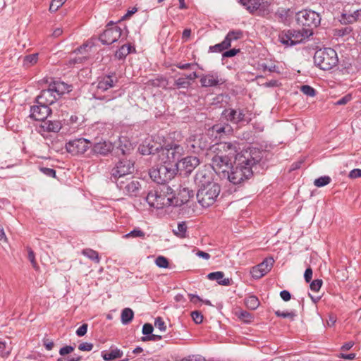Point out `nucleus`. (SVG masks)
<instances>
[{"label": "nucleus", "instance_id": "60", "mask_svg": "<svg viewBox=\"0 0 361 361\" xmlns=\"http://www.w3.org/2000/svg\"><path fill=\"white\" fill-rule=\"evenodd\" d=\"M74 350V348L71 345H66L63 348H61L59 350V354L61 355H66L71 353H72Z\"/></svg>", "mask_w": 361, "mask_h": 361}, {"label": "nucleus", "instance_id": "10", "mask_svg": "<svg viewBox=\"0 0 361 361\" xmlns=\"http://www.w3.org/2000/svg\"><path fill=\"white\" fill-rule=\"evenodd\" d=\"M184 152L183 146L176 143H172L167 145L161 149V155L166 156V161L176 164L181 159Z\"/></svg>", "mask_w": 361, "mask_h": 361}, {"label": "nucleus", "instance_id": "57", "mask_svg": "<svg viewBox=\"0 0 361 361\" xmlns=\"http://www.w3.org/2000/svg\"><path fill=\"white\" fill-rule=\"evenodd\" d=\"M93 348V344L91 343L84 342L78 345V349L81 351H91Z\"/></svg>", "mask_w": 361, "mask_h": 361}, {"label": "nucleus", "instance_id": "28", "mask_svg": "<svg viewBox=\"0 0 361 361\" xmlns=\"http://www.w3.org/2000/svg\"><path fill=\"white\" fill-rule=\"evenodd\" d=\"M243 36V32L240 30H230L226 36L225 37V39L227 40V42L232 44V42L241 39Z\"/></svg>", "mask_w": 361, "mask_h": 361}, {"label": "nucleus", "instance_id": "12", "mask_svg": "<svg viewBox=\"0 0 361 361\" xmlns=\"http://www.w3.org/2000/svg\"><path fill=\"white\" fill-rule=\"evenodd\" d=\"M90 142L85 138L70 140L66 145V150L73 155L84 154L90 147Z\"/></svg>", "mask_w": 361, "mask_h": 361}, {"label": "nucleus", "instance_id": "43", "mask_svg": "<svg viewBox=\"0 0 361 361\" xmlns=\"http://www.w3.org/2000/svg\"><path fill=\"white\" fill-rule=\"evenodd\" d=\"M300 91L305 95L309 97H314L316 90L310 85H305L300 87Z\"/></svg>", "mask_w": 361, "mask_h": 361}, {"label": "nucleus", "instance_id": "18", "mask_svg": "<svg viewBox=\"0 0 361 361\" xmlns=\"http://www.w3.org/2000/svg\"><path fill=\"white\" fill-rule=\"evenodd\" d=\"M51 112V110L49 106L38 104V105L31 107L30 117L36 121H41L43 122L47 120Z\"/></svg>", "mask_w": 361, "mask_h": 361}, {"label": "nucleus", "instance_id": "26", "mask_svg": "<svg viewBox=\"0 0 361 361\" xmlns=\"http://www.w3.org/2000/svg\"><path fill=\"white\" fill-rule=\"evenodd\" d=\"M224 274L222 271H215L209 273L207 278L209 280L216 281L219 284L223 286H228L231 284V279H224Z\"/></svg>", "mask_w": 361, "mask_h": 361}, {"label": "nucleus", "instance_id": "14", "mask_svg": "<svg viewBox=\"0 0 361 361\" xmlns=\"http://www.w3.org/2000/svg\"><path fill=\"white\" fill-rule=\"evenodd\" d=\"M195 182L199 188L210 183H216L213 181V173L210 168L206 166L198 170L195 177Z\"/></svg>", "mask_w": 361, "mask_h": 361}, {"label": "nucleus", "instance_id": "54", "mask_svg": "<svg viewBox=\"0 0 361 361\" xmlns=\"http://www.w3.org/2000/svg\"><path fill=\"white\" fill-rule=\"evenodd\" d=\"M240 49H231L230 50L224 51L222 56L223 58H231L235 56L238 53L240 52Z\"/></svg>", "mask_w": 361, "mask_h": 361}, {"label": "nucleus", "instance_id": "64", "mask_svg": "<svg viewBox=\"0 0 361 361\" xmlns=\"http://www.w3.org/2000/svg\"><path fill=\"white\" fill-rule=\"evenodd\" d=\"M280 296L284 301H288L291 298L290 293L286 290L281 291Z\"/></svg>", "mask_w": 361, "mask_h": 361}, {"label": "nucleus", "instance_id": "42", "mask_svg": "<svg viewBox=\"0 0 361 361\" xmlns=\"http://www.w3.org/2000/svg\"><path fill=\"white\" fill-rule=\"evenodd\" d=\"M145 236V233L140 230V228H135L134 230L131 231L128 233L124 235V238H144Z\"/></svg>", "mask_w": 361, "mask_h": 361}, {"label": "nucleus", "instance_id": "20", "mask_svg": "<svg viewBox=\"0 0 361 361\" xmlns=\"http://www.w3.org/2000/svg\"><path fill=\"white\" fill-rule=\"evenodd\" d=\"M227 121L237 124L241 121H245V111L242 109H225L223 112Z\"/></svg>", "mask_w": 361, "mask_h": 361}, {"label": "nucleus", "instance_id": "13", "mask_svg": "<svg viewBox=\"0 0 361 361\" xmlns=\"http://www.w3.org/2000/svg\"><path fill=\"white\" fill-rule=\"evenodd\" d=\"M122 34V30L118 26L107 27L100 35L99 40L103 44H111L118 40Z\"/></svg>", "mask_w": 361, "mask_h": 361}, {"label": "nucleus", "instance_id": "31", "mask_svg": "<svg viewBox=\"0 0 361 361\" xmlns=\"http://www.w3.org/2000/svg\"><path fill=\"white\" fill-rule=\"evenodd\" d=\"M274 260L272 257L266 258L262 262L257 266L265 275L271 269Z\"/></svg>", "mask_w": 361, "mask_h": 361}, {"label": "nucleus", "instance_id": "23", "mask_svg": "<svg viewBox=\"0 0 361 361\" xmlns=\"http://www.w3.org/2000/svg\"><path fill=\"white\" fill-rule=\"evenodd\" d=\"M113 149L110 142L100 141L93 145L92 151L94 154L106 155Z\"/></svg>", "mask_w": 361, "mask_h": 361}, {"label": "nucleus", "instance_id": "36", "mask_svg": "<svg viewBox=\"0 0 361 361\" xmlns=\"http://www.w3.org/2000/svg\"><path fill=\"white\" fill-rule=\"evenodd\" d=\"M12 350L11 343L6 341H0V356L7 357Z\"/></svg>", "mask_w": 361, "mask_h": 361}, {"label": "nucleus", "instance_id": "39", "mask_svg": "<svg viewBox=\"0 0 361 361\" xmlns=\"http://www.w3.org/2000/svg\"><path fill=\"white\" fill-rule=\"evenodd\" d=\"M82 254L89 259L96 262L97 263L99 262V257L98 252L92 249H84L82 251Z\"/></svg>", "mask_w": 361, "mask_h": 361}, {"label": "nucleus", "instance_id": "11", "mask_svg": "<svg viewBox=\"0 0 361 361\" xmlns=\"http://www.w3.org/2000/svg\"><path fill=\"white\" fill-rule=\"evenodd\" d=\"M116 185L124 194L130 197L137 196L140 189V182L130 178L121 180L116 183Z\"/></svg>", "mask_w": 361, "mask_h": 361}, {"label": "nucleus", "instance_id": "40", "mask_svg": "<svg viewBox=\"0 0 361 361\" xmlns=\"http://www.w3.org/2000/svg\"><path fill=\"white\" fill-rule=\"evenodd\" d=\"M331 180V178L328 176H321L314 180V184L315 186L320 188L328 185Z\"/></svg>", "mask_w": 361, "mask_h": 361}, {"label": "nucleus", "instance_id": "59", "mask_svg": "<svg viewBox=\"0 0 361 361\" xmlns=\"http://www.w3.org/2000/svg\"><path fill=\"white\" fill-rule=\"evenodd\" d=\"M153 329V326L151 324H145L142 326V334L146 335V336H149L152 334Z\"/></svg>", "mask_w": 361, "mask_h": 361}, {"label": "nucleus", "instance_id": "17", "mask_svg": "<svg viewBox=\"0 0 361 361\" xmlns=\"http://www.w3.org/2000/svg\"><path fill=\"white\" fill-rule=\"evenodd\" d=\"M58 99L59 97L57 95L55 94L54 90H51L50 85H49L48 89L41 91L40 94L36 98V102L37 104L49 106L54 104Z\"/></svg>", "mask_w": 361, "mask_h": 361}, {"label": "nucleus", "instance_id": "33", "mask_svg": "<svg viewBox=\"0 0 361 361\" xmlns=\"http://www.w3.org/2000/svg\"><path fill=\"white\" fill-rule=\"evenodd\" d=\"M134 312L130 308H125L121 312V322L123 324H128L133 319Z\"/></svg>", "mask_w": 361, "mask_h": 361}, {"label": "nucleus", "instance_id": "19", "mask_svg": "<svg viewBox=\"0 0 361 361\" xmlns=\"http://www.w3.org/2000/svg\"><path fill=\"white\" fill-rule=\"evenodd\" d=\"M117 82L118 78L115 73L106 75L102 78H99L97 88L101 92H104L109 88L114 87Z\"/></svg>", "mask_w": 361, "mask_h": 361}, {"label": "nucleus", "instance_id": "30", "mask_svg": "<svg viewBox=\"0 0 361 361\" xmlns=\"http://www.w3.org/2000/svg\"><path fill=\"white\" fill-rule=\"evenodd\" d=\"M212 131L219 135L222 133L229 134L233 131V129L228 124H216L212 126Z\"/></svg>", "mask_w": 361, "mask_h": 361}, {"label": "nucleus", "instance_id": "45", "mask_svg": "<svg viewBox=\"0 0 361 361\" xmlns=\"http://www.w3.org/2000/svg\"><path fill=\"white\" fill-rule=\"evenodd\" d=\"M155 264L160 268H167L169 267V261L164 256H159L155 259Z\"/></svg>", "mask_w": 361, "mask_h": 361}, {"label": "nucleus", "instance_id": "51", "mask_svg": "<svg viewBox=\"0 0 361 361\" xmlns=\"http://www.w3.org/2000/svg\"><path fill=\"white\" fill-rule=\"evenodd\" d=\"M154 326L156 328H158L161 331H165L166 329L165 322H164L162 318L159 317L155 319Z\"/></svg>", "mask_w": 361, "mask_h": 361}, {"label": "nucleus", "instance_id": "34", "mask_svg": "<svg viewBox=\"0 0 361 361\" xmlns=\"http://www.w3.org/2000/svg\"><path fill=\"white\" fill-rule=\"evenodd\" d=\"M245 303L247 308L250 310H256L259 305V301L255 295H250L245 300Z\"/></svg>", "mask_w": 361, "mask_h": 361}, {"label": "nucleus", "instance_id": "16", "mask_svg": "<svg viewBox=\"0 0 361 361\" xmlns=\"http://www.w3.org/2000/svg\"><path fill=\"white\" fill-rule=\"evenodd\" d=\"M200 164V160L196 157L188 156L181 159L178 163L175 164L176 169L184 170L185 173H190Z\"/></svg>", "mask_w": 361, "mask_h": 361}, {"label": "nucleus", "instance_id": "53", "mask_svg": "<svg viewBox=\"0 0 361 361\" xmlns=\"http://www.w3.org/2000/svg\"><path fill=\"white\" fill-rule=\"evenodd\" d=\"M190 82L186 80L185 78H179L175 81V85L178 87H188L190 85Z\"/></svg>", "mask_w": 361, "mask_h": 361}, {"label": "nucleus", "instance_id": "1", "mask_svg": "<svg viewBox=\"0 0 361 361\" xmlns=\"http://www.w3.org/2000/svg\"><path fill=\"white\" fill-rule=\"evenodd\" d=\"M262 157V151L257 148L250 147L241 151L235 155L234 166H231L225 178L235 185L250 178Z\"/></svg>", "mask_w": 361, "mask_h": 361}, {"label": "nucleus", "instance_id": "15", "mask_svg": "<svg viewBox=\"0 0 361 361\" xmlns=\"http://www.w3.org/2000/svg\"><path fill=\"white\" fill-rule=\"evenodd\" d=\"M200 82L202 87H210L222 85L225 82V80L219 77L218 73L210 72L207 74L202 75Z\"/></svg>", "mask_w": 361, "mask_h": 361}, {"label": "nucleus", "instance_id": "49", "mask_svg": "<svg viewBox=\"0 0 361 361\" xmlns=\"http://www.w3.org/2000/svg\"><path fill=\"white\" fill-rule=\"evenodd\" d=\"M27 258H28L29 261L31 262L33 268L35 269H38V266H37V262L35 260V255L33 250L30 247H27Z\"/></svg>", "mask_w": 361, "mask_h": 361}, {"label": "nucleus", "instance_id": "37", "mask_svg": "<svg viewBox=\"0 0 361 361\" xmlns=\"http://www.w3.org/2000/svg\"><path fill=\"white\" fill-rule=\"evenodd\" d=\"M240 1L250 12L257 10L260 6L258 0H240Z\"/></svg>", "mask_w": 361, "mask_h": 361}, {"label": "nucleus", "instance_id": "22", "mask_svg": "<svg viewBox=\"0 0 361 361\" xmlns=\"http://www.w3.org/2000/svg\"><path fill=\"white\" fill-rule=\"evenodd\" d=\"M49 85L59 98L63 94L71 91V85L60 80H55L53 82H51Z\"/></svg>", "mask_w": 361, "mask_h": 361}, {"label": "nucleus", "instance_id": "56", "mask_svg": "<svg viewBox=\"0 0 361 361\" xmlns=\"http://www.w3.org/2000/svg\"><path fill=\"white\" fill-rule=\"evenodd\" d=\"M352 99L350 94H348L336 102L335 105H345Z\"/></svg>", "mask_w": 361, "mask_h": 361}, {"label": "nucleus", "instance_id": "32", "mask_svg": "<svg viewBox=\"0 0 361 361\" xmlns=\"http://www.w3.org/2000/svg\"><path fill=\"white\" fill-rule=\"evenodd\" d=\"M187 229H188V227H187L186 223L185 221H182V222L178 223L177 229H173V232L174 235H176L178 238H186V236H187V235H186Z\"/></svg>", "mask_w": 361, "mask_h": 361}, {"label": "nucleus", "instance_id": "27", "mask_svg": "<svg viewBox=\"0 0 361 361\" xmlns=\"http://www.w3.org/2000/svg\"><path fill=\"white\" fill-rule=\"evenodd\" d=\"M360 11L357 10L353 12L352 14H347V13H343L341 15L340 21L341 23L348 24V23H353L355 21H357Z\"/></svg>", "mask_w": 361, "mask_h": 361}, {"label": "nucleus", "instance_id": "48", "mask_svg": "<svg viewBox=\"0 0 361 361\" xmlns=\"http://www.w3.org/2000/svg\"><path fill=\"white\" fill-rule=\"evenodd\" d=\"M250 274L252 278L255 279H259L265 275V274L262 272L261 269H259L257 265L252 268Z\"/></svg>", "mask_w": 361, "mask_h": 361}, {"label": "nucleus", "instance_id": "6", "mask_svg": "<svg viewBox=\"0 0 361 361\" xmlns=\"http://www.w3.org/2000/svg\"><path fill=\"white\" fill-rule=\"evenodd\" d=\"M314 61L321 69L328 71L336 66L338 59L336 51L331 48L320 49L314 53Z\"/></svg>", "mask_w": 361, "mask_h": 361}, {"label": "nucleus", "instance_id": "21", "mask_svg": "<svg viewBox=\"0 0 361 361\" xmlns=\"http://www.w3.org/2000/svg\"><path fill=\"white\" fill-rule=\"evenodd\" d=\"M62 127V124L59 121L46 120L39 125V131L47 133H58Z\"/></svg>", "mask_w": 361, "mask_h": 361}, {"label": "nucleus", "instance_id": "55", "mask_svg": "<svg viewBox=\"0 0 361 361\" xmlns=\"http://www.w3.org/2000/svg\"><path fill=\"white\" fill-rule=\"evenodd\" d=\"M39 170L41 172H42L44 175L53 178L56 176V171L53 169L47 167H41Z\"/></svg>", "mask_w": 361, "mask_h": 361}, {"label": "nucleus", "instance_id": "58", "mask_svg": "<svg viewBox=\"0 0 361 361\" xmlns=\"http://www.w3.org/2000/svg\"><path fill=\"white\" fill-rule=\"evenodd\" d=\"M87 324H83L76 330V335L79 337L85 336L87 334Z\"/></svg>", "mask_w": 361, "mask_h": 361}, {"label": "nucleus", "instance_id": "9", "mask_svg": "<svg viewBox=\"0 0 361 361\" xmlns=\"http://www.w3.org/2000/svg\"><path fill=\"white\" fill-rule=\"evenodd\" d=\"M297 23L305 28L313 29L317 27L321 22L319 13L311 10H303L296 14Z\"/></svg>", "mask_w": 361, "mask_h": 361}, {"label": "nucleus", "instance_id": "29", "mask_svg": "<svg viewBox=\"0 0 361 361\" xmlns=\"http://www.w3.org/2000/svg\"><path fill=\"white\" fill-rule=\"evenodd\" d=\"M230 47L231 44L227 42V40L224 39L221 43L216 44L214 46H210L209 48V51L223 53L225 50H227Z\"/></svg>", "mask_w": 361, "mask_h": 361}, {"label": "nucleus", "instance_id": "41", "mask_svg": "<svg viewBox=\"0 0 361 361\" xmlns=\"http://www.w3.org/2000/svg\"><path fill=\"white\" fill-rule=\"evenodd\" d=\"M38 60V54H30L25 56L23 63L26 66H32L37 63Z\"/></svg>", "mask_w": 361, "mask_h": 361}, {"label": "nucleus", "instance_id": "24", "mask_svg": "<svg viewBox=\"0 0 361 361\" xmlns=\"http://www.w3.org/2000/svg\"><path fill=\"white\" fill-rule=\"evenodd\" d=\"M123 355V351L117 348H111L109 352H102V357L105 361H111L118 358H121Z\"/></svg>", "mask_w": 361, "mask_h": 361}, {"label": "nucleus", "instance_id": "3", "mask_svg": "<svg viewBox=\"0 0 361 361\" xmlns=\"http://www.w3.org/2000/svg\"><path fill=\"white\" fill-rule=\"evenodd\" d=\"M146 201L150 207L161 209L169 206H178L173 190L168 185H161L148 192Z\"/></svg>", "mask_w": 361, "mask_h": 361}, {"label": "nucleus", "instance_id": "46", "mask_svg": "<svg viewBox=\"0 0 361 361\" xmlns=\"http://www.w3.org/2000/svg\"><path fill=\"white\" fill-rule=\"evenodd\" d=\"M236 314H238V317L245 322H250L252 319V314L245 310H240Z\"/></svg>", "mask_w": 361, "mask_h": 361}, {"label": "nucleus", "instance_id": "35", "mask_svg": "<svg viewBox=\"0 0 361 361\" xmlns=\"http://www.w3.org/2000/svg\"><path fill=\"white\" fill-rule=\"evenodd\" d=\"M132 47L130 44L123 45L115 54V56L118 59L126 58L131 52Z\"/></svg>", "mask_w": 361, "mask_h": 361}, {"label": "nucleus", "instance_id": "52", "mask_svg": "<svg viewBox=\"0 0 361 361\" xmlns=\"http://www.w3.org/2000/svg\"><path fill=\"white\" fill-rule=\"evenodd\" d=\"M322 283V279H315L310 283V289L314 292H317L321 288Z\"/></svg>", "mask_w": 361, "mask_h": 361}, {"label": "nucleus", "instance_id": "5", "mask_svg": "<svg viewBox=\"0 0 361 361\" xmlns=\"http://www.w3.org/2000/svg\"><path fill=\"white\" fill-rule=\"evenodd\" d=\"M176 165L169 161H164V164L157 168H152L149 170V176L151 179L159 184L166 185L165 183L171 180L176 173Z\"/></svg>", "mask_w": 361, "mask_h": 361}, {"label": "nucleus", "instance_id": "50", "mask_svg": "<svg viewBox=\"0 0 361 361\" xmlns=\"http://www.w3.org/2000/svg\"><path fill=\"white\" fill-rule=\"evenodd\" d=\"M191 317H192L193 321L197 324H201L203 321V315L199 311L192 312Z\"/></svg>", "mask_w": 361, "mask_h": 361}, {"label": "nucleus", "instance_id": "62", "mask_svg": "<svg viewBox=\"0 0 361 361\" xmlns=\"http://www.w3.org/2000/svg\"><path fill=\"white\" fill-rule=\"evenodd\" d=\"M312 277V270L310 267H308L306 269L305 274H304V278L307 283H309Z\"/></svg>", "mask_w": 361, "mask_h": 361}, {"label": "nucleus", "instance_id": "2", "mask_svg": "<svg viewBox=\"0 0 361 361\" xmlns=\"http://www.w3.org/2000/svg\"><path fill=\"white\" fill-rule=\"evenodd\" d=\"M238 143L220 142L212 147L214 152H218L212 159V168L221 178H226V173L231 169V159L238 154Z\"/></svg>", "mask_w": 361, "mask_h": 361}, {"label": "nucleus", "instance_id": "4", "mask_svg": "<svg viewBox=\"0 0 361 361\" xmlns=\"http://www.w3.org/2000/svg\"><path fill=\"white\" fill-rule=\"evenodd\" d=\"M313 35L311 28L302 27V30H287L279 35V42L286 47H291L307 40Z\"/></svg>", "mask_w": 361, "mask_h": 361}, {"label": "nucleus", "instance_id": "7", "mask_svg": "<svg viewBox=\"0 0 361 361\" xmlns=\"http://www.w3.org/2000/svg\"><path fill=\"white\" fill-rule=\"evenodd\" d=\"M220 192L221 187L218 183H210L199 188L197 199L203 207H209L216 202Z\"/></svg>", "mask_w": 361, "mask_h": 361}, {"label": "nucleus", "instance_id": "25", "mask_svg": "<svg viewBox=\"0 0 361 361\" xmlns=\"http://www.w3.org/2000/svg\"><path fill=\"white\" fill-rule=\"evenodd\" d=\"M194 196V191L188 188H183L178 192V205L187 203L191 197Z\"/></svg>", "mask_w": 361, "mask_h": 361}, {"label": "nucleus", "instance_id": "38", "mask_svg": "<svg viewBox=\"0 0 361 361\" xmlns=\"http://www.w3.org/2000/svg\"><path fill=\"white\" fill-rule=\"evenodd\" d=\"M196 136L190 137L188 140V147H190L191 149L195 152L196 148L204 149L207 147L205 143L202 144L201 142L197 143L196 141Z\"/></svg>", "mask_w": 361, "mask_h": 361}, {"label": "nucleus", "instance_id": "63", "mask_svg": "<svg viewBox=\"0 0 361 361\" xmlns=\"http://www.w3.org/2000/svg\"><path fill=\"white\" fill-rule=\"evenodd\" d=\"M81 359V356L74 354L72 357H68L66 359L59 358L57 361H80Z\"/></svg>", "mask_w": 361, "mask_h": 361}, {"label": "nucleus", "instance_id": "61", "mask_svg": "<svg viewBox=\"0 0 361 361\" xmlns=\"http://www.w3.org/2000/svg\"><path fill=\"white\" fill-rule=\"evenodd\" d=\"M348 177L350 178H353V179L361 177V169H353L349 173Z\"/></svg>", "mask_w": 361, "mask_h": 361}, {"label": "nucleus", "instance_id": "8", "mask_svg": "<svg viewBox=\"0 0 361 361\" xmlns=\"http://www.w3.org/2000/svg\"><path fill=\"white\" fill-rule=\"evenodd\" d=\"M134 163L127 159H123L118 161L111 171V180L117 183L121 180H125L126 176L134 171Z\"/></svg>", "mask_w": 361, "mask_h": 361}, {"label": "nucleus", "instance_id": "47", "mask_svg": "<svg viewBox=\"0 0 361 361\" xmlns=\"http://www.w3.org/2000/svg\"><path fill=\"white\" fill-rule=\"evenodd\" d=\"M275 314L277 317H283V318H290L293 320L296 316V314L294 311L291 312H282L280 310H277L275 312Z\"/></svg>", "mask_w": 361, "mask_h": 361}, {"label": "nucleus", "instance_id": "44", "mask_svg": "<svg viewBox=\"0 0 361 361\" xmlns=\"http://www.w3.org/2000/svg\"><path fill=\"white\" fill-rule=\"evenodd\" d=\"M66 1V0H52L49 6V11L56 12Z\"/></svg>", "mask_w": 361, "mask_h": 361}]
</instances>
